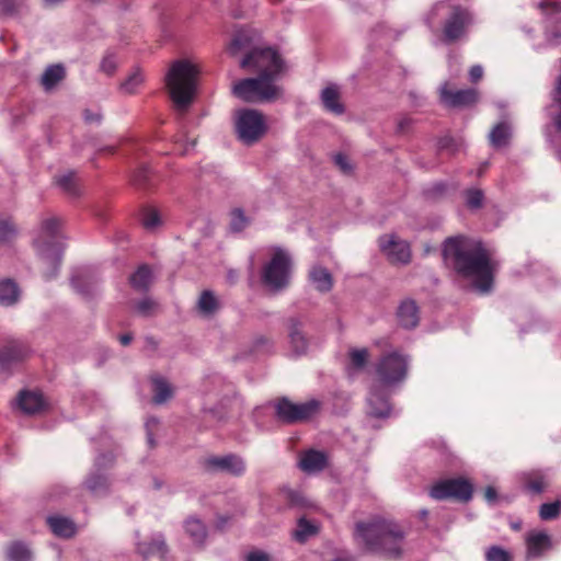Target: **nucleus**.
<instances>
[{"label": "nucleus", "mask_w": 561, "mask_h": 561, "mask_svg": "<svg viewBox=\"0 0 561 561\" xmlns=\"http://www.w3.org/2000/svg\"><path fill=\"white\" fill-rule=\"evenodd\" d=\"M442 252L445 262L459 276L470 279L479 293L492 290L500 262L481 241L462 234L448 237Z\"/></svg>", "instance_id": "f257e3e1"}, {"label": "nucleus", "mask_w": 561, "mask_h": 561, "mask_svg": "<svg viewBox=\"0 0 561 561\" xmlns=\"http://www.w3.org/2000/svg\"><path fill=\"white\" fill-rule=\"evenodd\" d=\"M355 536L359 538L368 552L378 553L389 559L403 556L405 533L398 524L379 519L371 523L356 524Z\"/></svg>", "instance_id": "f03ea898"}, {"label": "nucleus", "mask_w": 561, "mask_h": 561, "mask_svg": "<svg viewBox=\"0 0 561 561\" xmlns=\"http://www.w3.org/2000/svg\"><path fill=\"white\" fill-rule=\"evenodd\" d=\"M198 75V67L187 59L173 61L165 75L169 95L175 110L182 115L188 111L194 101Z\"/></svg>", "instance_id": "7ed1b4c3"}, {"label": "nucleus", "mask_w": 561, "mask_h": 561, "mask_svg": "<svg viewBox=\"0 0 561 561\" xmlns=\"http://www.w3.org/2000/svg\"><path fill=\"white\" fill-rule=\"evenodd\" d=\"M60 225V220L56 217L43 219L38 233L33 240L37 256L46 265L43 271L46 280L55 278L60 267L62 255V243L59 240Z\"/></svg>", "instance_id": "20e7f679"}, {"label": "nucleus", "mask_w": 561, "mask_h": 561, "mask_svg": "<svg viewBox=\"0 0 561 561\" xmlns=\"http://www.w3.org/2000/svg\"><path fill=\"white\" fill-rule=\"evenodd\" d=\"M283 92L280 85L265 76L241 79L232 87L236 98L252 104L274 102L283 96Z\"/></svg>", "instance_id": "39448f33"}, {"label": "nucleus", "mask_w": 561, "mask_h": 561, "mask_svg": "<svg viewBox=\"0 0 561 561\" xmlns=\"http://www.w3.org/2000/svg\"><path fill=\"white\" fill-rule=\"evenodd\" d=\"M240 67L276 82L286 71V64L272 47L252 48L240 61Z\"/></svg>", "instance_id": "423d86ee"}, {"label": "nucleus", "mask_w": 561, "mask_h": 561, "mask_svg": "<svg viewBox=\"0 0 561 561\" xmlns=\"http://www.w3.org/2000/svg\"><path fill=\"white\" fill-rule=\"evenodd\" d=\"M445 9H447L448 12L443 23L442 42L445 44H454L467 35L473 19L467 8L459 4H449L444 1L436 3L432 8V14L437 15L439 11Z\"/></svg>", "instance_id": "0eeeda50"}, {"label": "nucleus", "mask_w": 561, "mask_h": 561, "mask_svg": "<svg viewBox=\"0 0 561 561\" xmlns=\"http://www.w3.org/2000/svg\"><path fill=\"white\" fill-rule=\"evenodd\" d=\"M293 260L283 249L276 248L261 271V282L273 293H279L290 284Z\"/></svg>", "instance_id": "6e6552de"}, {"label": "nucleus", "mask_w": 561, "mask_h": 561, "mask_svg": "<svg viewBox=\"0 0 561 561\" xmlns=\"http://www.w3.org/2000/svg\"><path fill=\"white\" fill-rule=\"evenodd\" d=\"M264 114L254 108H241L236 112L234 130L237 138L245 146L257 144L267 133Z\"/></svg>", "instance_id": "1a4fd4ad"}, {"label": "nucleus", "mask_w": 561, "mask_h": 561, "mask_svg": "<svg viewBox=\"0 0 561 561\" xmlns=\"http://www.w3.org/2000/svg\"><path fill=\"white\" fill-rule=\"evenodd\" d=\"M409 358L398 352L382 355L376 363L375 382L389 388L400 386L408 376Z\"/></svg>", "instance_id": "9d476101"}, {"label": "nucleus", "mask_w": 561, "mask_h": 561, "mask_svg": "<svg viewBox=\"0 0 561 561\" xmlns=\"http://www.w3.org/2000/svg\"><path fill=\"white\" fill-rule=\"evenodd\" d=\"M275 416L283 424H296L309 420L319 409L316 400L304 403H294L283 397L274 402Z\"/></svg>", "instance_id": "9b49d317"}, {"label": "nucleus", "mask_w": 561, "mask_h": 561, "mask_svg": "<svg viewBox=\"0 0 561 561\" xmlns=\"http://www.w3.org/2000/svg\"><path fill=\"white\" fill-rule=\"evenodd\" d=\"M472 494V483L462 477L440 480L430 491V495L437 501L455 500L461 503L469 502Z\"/></svg>", "instance_id": "f8f14e48"}, {"label": "nucleus", "mask_w": 561, "mask_h": 561, "mask_svg": "<svg viewBox=\"0 0 561 561\" xmlns=\"http://www.w3.org/2000/svg\"><path fill=\"white\" fill-rule=\"evenodd\" d=\"M391 388L373 381L367 396V414L376 419H387L391 413Z\"/></svg>", "instance_id": "ddd939ff"}, {"label": "nucleus", "mask_w": 561, "mask_h": 561, "mask_svg": "<svg viewBox=\"0 0 561 561\" xmlns=\"http://www.w3.org/2000/svg\"><path fill=\"white\" fill-rule=\"evenodd\" d=\"M207 472H225L233 477H240L245 472L247 466L242 457L236 454L225 456H210L204 460Z\"/></svg>", "instance_id": "4468645a"}, {"label": "nucleus", "mask_w": 561, "mask_h": 561, "mask_svg": "<svg viewBox=\"0 0 561 561\" xmlns=\"http://www.w3.org/2000/svg\"><path fill=\"white\" fill-rule=\"evenodd\" d=\"M440 101L454 108L472 106L479 101V91L474 88L451 90L444 84L440 88Z\"/></svg>", "instance_id": "2eb2a0df"}, {"label": "nucleus", "mask_w": 561, "mask_h": 561, "mask_svg": "<svg viewBox=\"0 0 561 561\" xmlns=\"http://www.w3.org/2000/svg\"><path fill=\"white\" fill-rule=\"evenodd\" d=\"M379 247L392 263L407 264L411 260L410 245L393 236H381Z\"/></svg>", "instance_id": "dca6fc26"}, {"label": "nucleus", "mask_w": 561, "mask_h": 561, "mask_svg": "<svg viewBox=\"0 0 561 561\" xmlns=\"http://www.w3.org/2000/svg\"><path fill=\"white\" fill-rule=\"evenodd\" d=\"M286 328L293 353L297 356L305 355L309 347V339L304 330V322L299 318L291 317L287 319Z\"/></svg>", "instance_id": "f3484780"}, {"label": "nucleus", "mask_w": 561, "mask_h": 561, "mask_svg": "<svg viewBox=\"0 0 561 561\" xmlns=\"http://www.w3.org/2000/svg\"><path fill=\"white\" fill-rule=\"evenodd\" d=\"M537 8L547 19L557 25L548 31V41L552 45H561V2L554 0H541Z\"/></svg>", "instance_id": "a211bd4d"}, {"label": "nucleus", "mask_w": 561, "mask_h": 561, "mask_svg": "<svg viewBox=\"0 0 561 561\" xmlns=\"http://www.w3.org/2000/svg\"><path fill=\"white\" fill-rule=\"evenodd\" d=\"M136 552L145 560L154 556L164 560L169 552V547L164 536L162 534H157L150 540L137 541Z\"/></svg>", "instance_id": "6ab92c4d"}, {"label": "nucleus", "mask_w": 561, "mask_h": 561, "mask_svg": "<svg viewBox=\"0 0 561 561\" xmlns=\"http://www.w3.org/2000/svg\"><path fill=\"white\" fill-rule=\"evenodd\" d=\"M28 354V347L20 341H10L0 348V366L9 369L22 362Z\"/></svg>", "instance_id": "aec40b11"}, {"label": "nucleus", "mask_w": 561, "mask_h": 561, "mask_svg": "<svg viewBox=\"0 0 561 561\" xmlns=\"http://www.w3.org/2000/svg\"><path fill=\"white\" fill-rule=\"evenodd\" d=\"M183 528L186 536L191 539L196 548H204L208 537V529L202 519L197 518L196 516H188L183 522Z\"/></svg>", "instance_id": "412c9836"}, {"label": "nucleus", "mask_w": 561, "mask_h": 561, "mask_svg": "<svg viewBox=\"0 0 561 561\" xmlns=\"http://www.w3.org/2000/svg\"><path fill=\"white\" fill-rule=\"evenodd\" d=\"M327 456L324 453L309 449L300 455L298 467L307 473L322 471L327 467Z\"/></svg>", "instance_id": "4be33fe9"}, {"label": "nucleus", "mask_w": 561, "mask_h": 561, "mask_svg": "<svg viewBox=\"0 0 561 561\" xmlns=\"http://www.w3.org/2000/svg\"><path fill=\"white\" fill-rule=\"evenodd\" d=\"M320 99L325 111L335 115L344 114L345 106L341 102V92L336 84L325 87L321 91Z\"/></svg>", "instance_id": "5701e85b"}, {"label": "nucleus", "mask_w": 561, "mask_h": 561, "mask_svg": "<svg viewBox=\"0 0 561 561\" xmlns=\"http://www.w3.org/2000/svg\"><path fill=\"white\" fill-rule=\"evenodd\" d=\"M397 317L402 328L414 329L420 321L416 302L412 299L403 300L398 307Z\"/></svg>", "instance_id": "b1692460"}, {"label": "nucleus", "mask_w": 561, "mask_h": 561, "mask_svg": "<svg viewBox=\"0 0 561 561\" xmlns=\"http://www.w3.org/2000/svg\"><path fill=\"white\" fill-rule=\"evenodd\" d=\"M51 533L60 538H71L77 531L72 519L59 515H51L46 518Z\"/></svg>", "instance_id": "393cba45"}, {"label": "nucleus", "mask_w": 561, "mask_h": 561, "mask_svg": "<svg viewBox=\"0 0 561 561\" xmlns=\"http://www.w3.org/2000/svg\"><path fill=\"white\" fill-rule=\"evenodd\" d=\"M152 385V402L154 404H163L168 400L172 399L174 389L171 383L160 375H153L150 378Z\"/></svg>", "instance_id": "a878e982"}, {"label": "nucleus", "mask_w": 561, "mask_h": 561, "mask_svg": "<svg viewBox=\"0 0 561 561\" xmlns=\"http://www.w3.org/2000/svg\"><path fill=\"white\" fill-rule=\"evenodd\" d=\"M309 279L320 293H329L333 287V277L328 268L314 265L309 271Z\"/></svg>", "instance_id": "bb28decb"}, {"label": "nucleus", "mask_w": 561, "mask_h": 561, "mask_svg": "<svg viewBox=\"0 0 561 561\" xmlns=\"http://www.w3.org/2000/svg\"><path fill=\"white\" fill-rule=\"evenodd\" d=\"M18 403L26 414H35L43 410L44 399L38 392L23 390L19 393Z\"/></svg>", "instance_id": "cd10ccee"}, {"label": "nucleus", "mask_w": 561, "mask_h": 561, "mask_svg": "<svg viewBox=\"0 0 561 561\" xmlns=\"http://www.w3.org/2000/svg\"><path fill=\"white\" fill-rule=\"evenodd\" d=\"M319 530L320 526L318 523L301 516L297 520V526L293 531V538L299 543H305L311 537L317 536Z\"/></svg>", "instance_id": "c85d7f7f"}, {"label": "nucleus", "mask_w": 561, "mask_h": 561, "mask_svg": "<svg viewBox=\"0 0 561 561\" xmlns=\"http://www.w3.org/2000/svg\"><path fill=\"white\" fill-rule=\"evenodd\" d=\"M523 485L525 490L534 494L542 493L547 485V476L541 470H531L523 474Z\"/></svg>", "instance_id": "c756f323"}, {"label": "nucleus", "mask_w": 561, "mask_h": 561, "mask_svg": "<svg viewBox=\"0 0 561 561\" xmlns=\"http://www.w3.org/2000/svg\"><path fill=\"white\" fill-rule=\"evenodd\" d=\"M551 547L550 536L543 531L530 533L527 537L528 554L539 557Z\"/></svg>", "instance_id": "7c9ffc66"}, {"label": "nucleus", "mask_w": 561, "mask_h": 561, "mask_svg": "<svg viewBox=\"0 0 561 561\" xmlns=\"http://www.w3.org/2000/svg\"><path fill=\"white\" fill-rule=\"evenodd\" d=\"M512 127L508 122L497 123L489 134V141L494 148H503L510 144Z\"/></svg>", "instance_id": "2f4dec72"}, {"label": "nucleus", "mask_w": 561, "mask_h": 561, "mask_svg": "<svg viewBox=\"0 0 561 561\" xmlns=\"http://www.w3.org/2000/svg\"><path fill=\"white\" fill-rule=\"evenodd\" d=\"M20 288L11 278L0 280V305L13 306L19 301Z\"/></svg>", "instance_id": "473e14b6"}, {"label": "nucleus", "mask_w": 561, "mask_h": 561, "mask_svg": "<svg viewBox=\"0 0 561 561\" xmlns=\"http://www.w3.org/2000/svg\"><path fill=\"white\" fill-rule=\"evenodd\" d=\"M66 77L62 65H51L46 68L41 78V83L46 91L54 89Z\"/></svg>", "instance_id": "72a5a7b5"}, {"label": "nucleus", "mask_w": 561, "mask_h": 561, "mask_svg": "<svg viewBox=\"0 0 561 561\" xmlns=\"http://www.w3.org/2000/svg\"><path fill=\"white\" fill-rule=\"evenodd\" d=\"M457 186L454 184H449L446 181H438L434 183L431 187L424 190V196L426 199L432 202L440 201L453 193H455Z\"/></svg>", "instance_id": "f704fd0d"}, {"label": "nucleus", "mask_w": 561, "mask_h": 561, "mask_svg": "<svg viewBox=\"0 0 561 561\" xmlns=\"http://www.w3.org/2000/svg\"><path fill=\"white\" fill-rule=\"evenodd\" d=\"M219 300L211 290L202 291L197 301V309L199 313L209 317L216 313L219 310Z\"/></svg>", "instance_id": "c9c22d12"}, {"label": "nucleus", "mask_w": 561, "mask_h": 561, "mask_svg": "<svg viewBox=\"0 0 561 561\" xmlns=\"http://www.w3.org/2000/svg\"><path fill=\"white\" fill-rule=\"evenodd\" d=\"M152 274L147 265H141L129 277L130 285L138 291H147L151 284Z\"/></svg>", "instance_id": "e433bc0d"}, {"label": "nucleus", "mask_w": 561, "mask_h": 561, "mask_svg": "<svg viewBox=\"0 0 561 561\" xmlns=\"http://www.w3.org/2000/svg\"><path fill=\"white\" fill-rule=\"evenodd\" d=\"M84 485L91 493L101 495L108 491L110 482L104 473L98 471L92 472L87 477Z\"/></svg>", "instance_id": "4c0bfd02"}, {"label": "nucleus", "mask_w": 561, "mask_h": 561, "mask_svg": "<svg viewBox=\"0 0 561 561\" xmlns=\"http://www.w3.org/2000/svg\"><path fill=\"white\" fill-rule=\"evenodd\" d=\"M53 185L69 197H78L82 194L79 178H56Z\"/></svg>", "instance_id": "58836bf2"}, {"label": "nucleus", "mask_w": 561, "mask_h": 561, "mask_svg": "<svg viewBox=\"0 0 561 561\" xmlns=\"http://www.w3.org/2000/svg\"><path fill=\"white\" fill-rule=\"evenodd\" d=\"M7 558L9 561H32L33 553L26 543L15 541L8 547Z\"/></svg>", "instance_id": "ea45409f"}, {"label": "nucleus", "mask_w": 561, "mask_h": 561, "mask_svg": "<svg viewBox=\"0 0 561 561\" xmlns=\"http://www.w3.org/2000/svg\"><path fill=\"white\" fill-rule=\"evenodd\" d=\"M19 229L11 217L0 218V243L10 244L18 237Z\"/></svg>", "instance_id": "a19ab883"}, {"label": "nucleus", "mask_w": 561, "mask_h": 561, "mask_svg": "<svg viewBox=\"0 0 561 561\" xmlns=\"http://www.w3.org/2000/svg\"><path fill=\"white\" fill-rule=\"evenodd\" d=\"M73 288L85 297L94 295L96 288V280L88 278L84 274L75 275L71 278Z\"/></svg>", "instance_id": "79ce46f5"}, {"label": "nucleus", "mask_w": 561, "mask_h": 561, "mask_svg": "<svg viewBox=\"0 0 561 561\" xmlns=\"http://www.w3.org/2000/svg\"><path fill=\"white\" fill-rule=\"evenodd\" d=\"M280 494L290 507L304 508L309 506V501L300 491L284 486L280 489Z\"/></svg>", "instance_id": "37998d69"}, {"label": "nucleus", "mask_w": 561, "mask_h": 561, "mask_svg": "<svg viewBox=\"0 0 561 561\" xmlns=\"http://www.w3.org/2000/svg\"><path fill=\"white\" fill-rule=\"evenodd\" d=\"M144 81L145 77L141 70L136 68L133 73L121 83L119 89L125 94H135Z\"/></svg>", "instance_id": "c03bdc74"}, {"label": "nucleus", "mask_w": 561, "mask_h": 561, "mask_svg": "<svg viewBox=\"0 0 561 561\" xmlns=\"http://www.w3.org/2000/svg\"><path fill=\"white\" fill-rule=\"evenodd\" d=\"M465 202L469 209L476 210L483 206L484 193L478 187H470L463 191Z\"/></svg>", "instance_id": "a18cd8bd"}, {"label": "nucleus", "mask_w": 561, "mask_h": 561, "mask_svg": "<svg viewBox=\"0 0 561 561\" xmlns=\"http://www.w3.org/2000/svg\"><path fill=\"white\" fill-rule=\"evenodd\" d=\"M249 224L250 220L241 208H234L230 211L229 227L232 232L243 231Z\"/></svg>", "instance_id": "49530a36"}, {"label": "nucleus", "mask_w": 561, "mask_h": 561, "mask_svg": "<svg viewBox=\"0 0 561 561\" xmlns=\"http://www.w3.org/2000/svg\"><path fill=\"white\" fill-rule=\"evenodd\" d=\"M250 48V37L243 33L239 32L234 35L231 43L228 46V51L231 56H236L241 51H244Z\"/></svg>", "instance_id": "de8ad7c7"}, {"label": "nucleus", "mask_w": 561, "mask_h": 561, "mask_svg": "<svg viewBox=\"0 0 561 561\" xmlns=\"http://www.w3.org/2000/svg\"><path fill=\"white\" fill-rule=\"evenodd\" d=\"M561 512V502L554 501L551 503H543L539 507V517L542 520H553L559 517Z\"/></svg>", "instance_id": "09e8293b"}, {"label": "nucleus", "mask_w": 561, "mask_h": 561, "mask_svg": "<svg viewBox=\"0 0 561 561\" xmlns=\"http://www.w3.org/2000/svg\"><path fill=\"white\" fill-rule=\"evenodd\" d=\"M135 310L141 317H150L152 316L157 308L158 304L153 299L146 297L134 305Z\"/></svg>", "instance_id": "8fccbe9b"}, {"label": "nucleus", "mask_w": 561, "mask_h": 561, "mask_svg": "<svg viewBox=\"0 0 561 561\" xmlns=\"http://www.w3.org/2000/svg\"><path fill=\"white\" fill-rule=\"evenodd\" d=\"M416 121L409 115H401L397 118L396 135L408 136L412 133Z\"/></svg>", "instance_id": "3c124183"}, {"label": "nucleus", "mask_w": 561, "mask_h": 561, "mask_svg": "<svg viewBox=\"0 0 561 561\" xmlns=\"http://www.w3.org/2000/svg\"><path fill=\"white\" fill-rule=\"evenodd\" d=\"M486 561H512L511 553L500 546H491L485 552Z\"/></svg>", "instance_id": "603ef678"}, {"label": "nucleus", "mask_w": 561, "mask_h": 561, "mask_svg": "<svg viewBox=\"0 0 561 561\" xmlns=\"http://www.w3.org/2000/svg\"><path fill=\"white\" fill-rule=\"evenodd\" d=\"M273 342L271 339L264 335H259L253 339L250 351L253 354H262L271 352Z\"/></svg>", "instance_id": "864d4df0"}, {"label": "nucleus", "mask_w": 561, "mask_h": 561, "mask_svg": "<svg viewBox=\"0 0 561 561\" xmlns=\"http://www.w3.org/2000/svg\"><path fill=\"white\" fill-rule=\"evenodd\" d=\"M19 0H0V18H13L19 14Z\"/></svg>", "instance_id": "5fc2aeb1"}, {"label": "nucleus", "mask_w": 561, "mask_h": 561, "mask_svg": "<svg viewBox=\"0 0 561 561\" xmlns=\"http://www.w3.org/2000/svg\"><path fill=\"white\" fill-rule=\"evenodd\" d=\"M332 160L334 164L337 167L339 171L342 173H351L354 168L351 162V159L345 153L339 152L333 154Z\"/></svg>", "instance_id": "6e6d98bb"}, {"label": "nucleus", "mask_w": 561, "mask_h": 561, "mask_svg": "<svg viewBox=\"0 0 561 561\" xmlns=\"http://www.w3.org/2000/svg\"><path fill=\"white\" fill-rule=\"evenodd\" d=\"M350 357L354 367L363 368L367 362L368 352L366 350H353Z\"/></svg>", "instance_id": "4d7b16f0"}, {"label": "nucleus", "mask_w": 561, "mask_h": 561, "mask_svg": "<svg viewBox=\"0 0 561 561\" xmlns=\"http://www.w3.org/2000/svg\"><path fill=\"white\" fill-rule=\"evenodd\" d=\"M159 222L160 218L156 210L148 209L144 213L142 225L146 229H153L159 225Z\"/></svg>", "instance_id": "13d9d810"}, {"label": "nucleus", "mask_w": 561, "mask_h": 561, "mask_svg": "<svg viewBox=\"0 0 561 561\" xmlns=\"http://www.w3.org/2000/svg\"><path fill=\"white\" fill-rule=\"evenodd\" d=\"M116 67H117V64H116V59H115L114 55L108 54L102 59L101 69L105 73H107V75L114 73V71L116 70Z\"/></svg>", "instance_id": "bf43d9fd"}, {"label": "nucleus", "mask_w": 561, "mask_h": 561, "mask_svg": "<svg viewBox=\"0 0 561 561\" xmlns=\"http://www.w3.org/2000/svg\"><path fill=\"white\" fill-rule=\"evenodd\" d=\"M437 149L454 152L456 150L455 139L450 136L439 138L437 141Z\"/></svg>", "instance_id": "052dcab7"}, {"label": "nucleus", "mask_w": 561, "mask_h": 561, "mask_svg": "<svg viewBox=\"0 0 561 561\" xmlns=\"http://www.w3.org/2000/svg\"><path fill=\"white\" fill-rule=\"evenodd\" d=\"M272 558L267 552H264L262 550H253L250 551L245 556V561H271Z\"/></svg>", "instance_id": "680f3d73"}, {"label": "nucleus", "mask_w": 561, "mask_h": 561, "mask_svg": "<svg viewBox=\"0 0 561 561\" xmlns=\"http://www.w3.org/2000/svg\"><path fill=\"white\" fill-rule=\"evenodd\" d=\"M83 117H84V121L89 124H92V123L100 124L102 121V114L94 113L91 110H84Z\"/></svg>", "instance_id": "e2e57ef3"}, {"label": "nucleus", "mask_w": 561, "mask_h": 561, "mask_svg": "<svg viewBox=\"0 0 561 561\" xmlns=\"http://www.w3.org/2000/svg\"><path fill=\"white\" fill-rule=\"evenodd\" d=\"M483 76V69L481 66L479 65H476V66H472L469 70V78H470V81L476 83L478 82Z\"/></svg>", "instance_id": "0e129e2a"}, {"label": "nucleus", "mask_w": 561, "mask_h": 561, "mask_svg": "<svg viewBox=\"0 0 561 561\" xmlns=\"http://www.w3.org/2000/svg\"><path fill=\"white\" fill-rule=\"evenodd\" d=\"M131 186H134L137 190H147L149 186V178H133Z\"/></svg>", "instance_id": "69168bd1"}, {"label": "nucleus", "mask_w": 561, "mask_h": 561, "mask_svg": "<svg viewBox=\"0 0 561 561\" xmlns=\"http://www.w3.org/2000/svg\"><path fill=\"white\" fill-rule=\"evenodd\" d=\"M114 460V457L112 455H101L95 460V467L100 469L101 467L106 466L107 463H112Z\"/></svg>", "instance_id": "338daca9"}, {"label": "nucleus", "mask_w": 561, "mask_h": 561, "mask_svg": "<svg viewBox=\"0 0 561 561\" xmlns=\"http://www.w3.org/2000/svg\"><path fill=\"white\" fill-rule=\"evenodd\" d=\"M497 496V492L496 490L493 488V486H488L484 491V497L488 502H493L495 501Z\"/></svg>", "instance_id": "774afa93"}]
</instances>
